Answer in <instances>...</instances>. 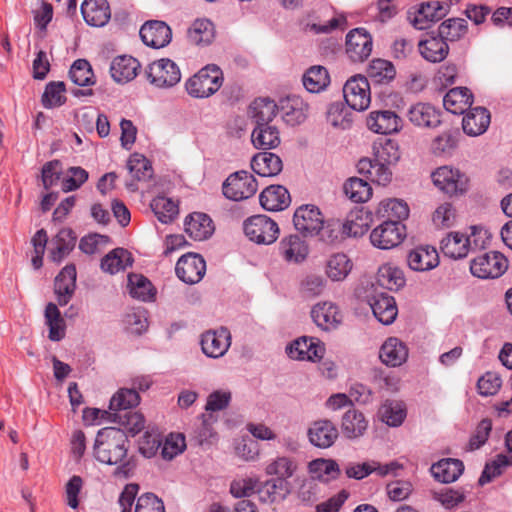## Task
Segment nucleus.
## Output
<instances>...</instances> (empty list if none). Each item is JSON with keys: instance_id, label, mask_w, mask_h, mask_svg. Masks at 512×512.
<instances>
[{"instance_id": "obj_61", "label": "nucleus", "mask_w": 512, "mask_h": 512, "mask_svg": "<svg viewBox=\"0 0 512 512\" xmlns=\"http://www.w3.org/2000/svg\"><path fill=\"white\" fill-rule=\"evenodd\" d=\"M186 448L185 437L183 434H170L162 443L161 455L166 460H172L181 454Z\"/></svg>"}, {"instance_id": "obj_5", "label": "nucleus", "mask_w": 512, "mask_h": 512, "mask_svg": "<svg viewBox=\"0 0 512 512\" xmlns=\"http://www.w3.org/2000/svg\"><path fill=\"white\" fill-rule=\"evenodd\" d=\"M508 269V260L500 252L490 251L475 257L470 263L472 275L481 279L498 278Z\"/></svg>"}, {"instance_id": "obj_19", "label": "nucleus", "mask_w": 512, "mask_h": 512, "mask_svg": "<svg viewBox=\"0 0 512 512\" xmlns=\"http://www.w3.org/2000/svg\"><path fill=\"white\" fill-rule=\"evenodd\" d=\"M407 263L412 270L425 272L439 265V255L432 246H418L408 253Z\"/></svg>"}, {"instance_id": "obj_23", "label": "nucleus", "mask_w": 512, "mask_h": 512, "mask_svg": "<svg viewBox=\"0 0 512 512\" xmlns=\"http://www.w3.org/2000/svg\"><path fill=\"white\" fill-rule=\"evenodd\" d=\"M279 253L287 262L301 263L309 254V246L300 236L289 235L281 239Z\"/></svg>"}, {"instance_id": "obj_29", "label": "nucleus", "mask_w": 512, "mask_h": 512, "mask_svg": "<svg viewBox=\"0 0 512 512\" xmlns=\"http://www.w3.org/2000/svg\"><path fill=\"white\" fill-rule=\"evenodd\" d=\"M259 201L267 211H281L289 206L291 199L284 186L271 185L261 192Z\"/></svg>"}, {"instance_id": "obj_16", "label": "nucleus", "mask_w": 512, "mask_h": 512, "mask_svg": "<svg viewBox=\"0 0 512 512\" xmlns=\"http://www.w3.org/2000/svg\"><path fill=\"white\" fill-rule=\"evenodd\" d=\"M231 336L226 328L216 331H207L202 335V351L208 357L219 358L223 356L230 347Z\"/></svg>"}, {"instance_id": "obj_3", "label": "nucleus", "mask_w": 512, "mask_h": 512, "mask_svg": "<svg viewBox=\"0 0 512 512\" xmlns=\"http://www.w3.org/2000/svg\"><path fill=\"white\" fill-rule=\"evenodd\" d=\"M243 231L250 241L263 245L274 243L279 235L278 224L266 215H254L246 219Z\"/></svg>"}, {"instance_id": "obj_25", "label": "nucleus", "mask_w": 512, "mask_h": 512, "mask_svg": "<svg viewBox=\"0 0 512 512\" xmlns=\"http://www.w3.org/2000/svg\"><path fill=\"white\" fill-rule=\"evenodd\" d=\"M311 316L315 324L326 331L337 328L342 321V315L338 307L331 302L315 305L311 311Z\"/></svg>"}, {"instance_id": "obj_38", "label": "nucleus", "mask_w": 512, "mask_h": 512, "mask_svg": "<svg viewBox=\"0 0 512 512\" xmlns=\"http://www.w3.org/2000/svg\"><path fill=\"white\" fill-rule=\"evenodd\" d=\"M133 258L131 253L124 248H116L110 251L102 260L101 268L110 274L118 273L131 266Z\"/></svg>"}, {"instance_id": "obj_50", "label": "nucleus", "mask_w": 512, "mask_h": 512, "mask_svg": "<svg viewBox=\"0 0 512 512\" xmlns=\"http://www.w3.org/2000/svg\"><path fill=\"white\" fill-rule=\"evenodd\" d=\"M352 269L350 259L344 253H336L327 261L326 274L332 281L344 280Z\"/></svg>"}, {"instance_id": "obj_49", "label": "nucleus", "mask_w": 512, "mask_h": 512, "mask_svg": "<svg viewBox=\"0 0 512 512\" xmlns=\"http://www.w3.org/2000/svg\"><path fill=\"white\" fill-rule=\"evenodd\" d=\"M368 76L376 84H388L396 76L394 65L385 59H374L369 65Z\"/></svg>"}, {"instance_id": "obj_58", "label": "nucleus", "mask_w": 512, "mask_h": 512, "mask_svg": "<svg viewBox=\"0 0 512 512\" xmlns=\"http://www.w3.org/2000/svg\"><path fill=\"white\" fill-rule=\"evenodd\" d=\"M381 420L389 426L397 427L406 417V411L401 403L387 401L379 410Z\"/></svg>"}, {"instance_id": "obj_35", "label": "nucleus", "mask_w": 512, "mask_h": 512, "mask_svg": "<svg viewBox=\"0 0 512 512\" xmlns=\"http://www.w3.org/2000/svg\"><path fill=\"white\" fill-rule=\"evenodd\" d=\"M470 247V239L459 232H451L441 240L440 248L445 256L452 259H460L467 256Z\"/></svg>"}, {"instance_id": "obj_6", "label": "nucleus", "mask_w": 512, "mask_h": 512, "mask_svg": "<svg viewBox=\"0 0 512 512\" xmlns=\"http://www.w3.org/2000/svg\"><path fill=\"white\" fill-rule=\"evenodd\" d=\"M145 73L148 81L157 88H171L181 80L180 68L168 58L154 61Z\"/></svg>"}, {"instance_id": "obj_13", "label": "nucleus", "mask_w": 512, "mask_h": 512, "mask_svg": "<svg viewBox=\"0 0 512 512\" xmlns=\"http://www.w3.org/2000/svg\"><path fill=\"white\" fill-rule=\"evenodd\" d=\"M307 436L313 446L326 449L336 442L339 432L332 421L321 419L311 423Z\"/></svg>"}, {"instance_id": "obj_63", "label": "nucleus", "mask_w": 512, "mask_h": 512, "mask_svg": "<svg viewBox=\"0 0 512 512\" xmlns=\"http://www.w3.org/2000/svg\"><path fill=\"white\" fill-rule=\"evenodd\" d=\"M512 464L506 455L499 454L491 463H487L478 480L479 485L483 486L490 482L493 478L502 473V468Z\"/></svg>"}, {"instance_id": "obj_24", "label": "nucleus", "mask_w": 512, "mask_h": 512, "mask_svg": "<svg viewBox=\"0 0 512 512\" xmlns=\"http://www.w3.org/2000/svg\"><path fill=\"white\" fill-rule=\"evenodd\" d=\"M185 232L196 241L208 239L214 232L212 219L205 213L194 212L185 219Z\"/></svg>"}, {"instance_id": "obj_10", "label": "nucleus", "mask_w": 512, "mask_h": 512, "mask_svg": "<svg viewBox=\"0 0 512 512\" xmlns=\"http://www.w3.org/2000/svg\"><path fill=\"white\" fill-rule=\"evenodd\" d=\"M206 271L204 258L197 253H187L179 258L175 272L180 280L187 284L198 283Z\"/></svg>"}, {"instance_id": "obj_11", "label": "nucleus", "mask_w": 512, "mask_h": 512, "mask_svg": "<svg viewBox=\"0 0 512 512\" xmlns=\"http://www.w3.org/2000/svg\"><path fill=\"white\" fill-rule=\"evenodd\" d=\"M372 37L364 28H355L346 36V53L353 62L365 61L372 52Z\"/></svg>"}, {"instance_id": "obj_47", "label": "nucleus", "mask_w": 512, "mask_h": 512, "mask_svg": "<svg viewBox=\"0 0 512 512\" xmlns=\"http://www.w3.org/2000/svg\"><path fill=\"white\" fill-rule=\"evenodd\" d=\"M150 207L157 219L164 224L171 223L179 213L178 204L165 196L155 197Z\"/></svg>"}, {"instance_id": "obj_14", "label": "nucleus", "mask_w": 512, "mask_h": 512, "mask_svg": "<svg viewBox=\"0 0 512 512\" xmlns=\"http://www.w3.org/2000/svg\"><path fill=\"white\" fill-rule=\"evenodd\" d=\"M143 43L152 48H162L171 41L170 27L162 21H148L142 25L139 31Z\"/></svg>"}, {"instance_id": "obj_9", "label": "nucleus", "mask_w": 512, "mask_h": 512, "mask_svg": "<svg viewBox=\"0 0 512 512\" xmlns=\"http://www.w3.org/2000/svg\"><path fill=\"white\" fill-rule=\"evenodd\" d=\"M405 237V226L393 220H386L370 234L371 243L383 250L398 246Z\"/></svg>"}, {"instance_id": "obj_41", "label": "nucleus", "mask_w": 512, "mask_h": 512, "mask_svg": "<svg viewBox=\"0 0 512 512\" xmlns=\"http://www.w3.org/2000/svg\"><path fill=\"white\" fill-rule=\"evenodd\" d=\"M127 288L131 297L144 302L152 301L155 297L152 283L148 278L140 274L128 275Z\"/></svg>"}, {"instance_id": "obj_8", "label": "nucleus", "mask_w": 512, "mask_h": 512, "mask_svg": "<svg viewBox=\"0 0 512 512\" xmlns=\"http://www.w3.org/2000/svg\"><path fill=\"white\" fill-rule=\"evenodd\" d=\"M323 219L324 217L316 205L304 204L295 210L293 224L304 237H314L321 230Z\"/></svg>"}, {"instance_id": "obj_43", "label": "nucleus", "mask_w": 512, "mask_h": 512, "mask_svg": "<svg viewBox=\"0 0 512 512\" xmlns=\"http://www.w3.org/2000/svg\"><path fill=\"white\" fill-rule=\"evenodd\" d=\"M214 36V25L208 19H197L188 29V39L195 45H209L213 41Z\"/></svg>"}, {"instance_id": "obj_44", "label": "nucleus", "mask_w": 512, "mask_h": 512, "mask_svg": "<svg viewBox=\"0 0 512 512\" xmlns=\"http://www.w3.org/2000/svg\"><path fill=\"white\" fill-rule=\"evenodd\" d=\"M123 325L126 332L140 336L148 329L147 310L144 308H133L126 312L123 318Z\"/></svg>"}, {"instance_id": "obj_33", "label": "nucleus", "mask_w": 512, "mask_h": 512, "mask_svg": "<svg viewBox=\"0 0 512 512\" xmlns=\"http://www.w3.org/2000/svg\"><path fill=\"white\" fill-rule=\"evenodd\" d=\"M430 471L433 477L442 483L456 481L464 471V464L461 460L446 458L434 463Z\"/></svg>"}, {"instance_id": "obj_40", "label": "nucleus", "mask_w": 512, "mask_h": 512, "mask_svg": "<svg viewBox=\"0 0 512 512\" xmlns=\"http://www.w3.org/2000/svg\"><path fill=\"white\" fill-rule=\"evenodd\" d=\"M377 282L383 288L398 290L405 285L404 272L391 263L384 264L378 269Z\"/></svg>"}, {"instance_id": "obj_4", "label": "nucleus", "mask_w": 512, "mask_h": 512, "mask_svg": "<svg viewBox=\"0 0 512 512\" xmlns=\"http://www.w3.org/2000/svg\"><path fill=\"white\" fill-rule=\"evenodd\" d=\"M257 181L252 174L241 170L230 174L222 184L223 195L232 201L252 197L257 191Z\"/></svg>"}, {"instance_id": "obj_7", "label": "nucleus", "mask_w": 512, "mask_h": 512, "mask_svg": "<svg viewBox=\"0 0 512 512\" xmlns=\"http://www.w3.org/2000/svg\"><path fill=\"white\" fill-rule=\"evenodd\" d=\"M345 102L356 111L366 110L371 102L370 84L362 75L351 77L343 87Z\"/></svg>"}, {"instance_id": "obj_2", "label": "nucleus", "mask_w": 512, "mask_h": 512, "mask_svg": "<svg viewBox=\"0 0 512 512\" xmlns=\"http://www.w3.org/2000/svg\"><path fill=\"white\" fill-rule=\"evenodd\" d=\"M223 80L222 70L215 64H208L190 77L185 87L193 98H208L220 89Z\"/></svg>"}, {"instance_id": "obj_27", "label": "nucleus", "mask_w": 512, "mask_h": 512, "mask_svg": "<svg viewBox=\"0 0 512 512\" xmlns=\"http://www.w3.org/2000/svg\"><path fill=\"white\" fill-rule=\"evenodd\" d=\"M140 67L139 61L132 56H117L110 65V74L115 82L127 83L137 76Z\"/></svg>"}, {"instance_id": "obj_15", "label": "nucleus", "mask_w": 512, "mask_h": 512, "mask_svg": "<svg viewBox=\"0 0 512 512\" xmlns=\"http://www.w3.org/2000/svg\"><path fill=\"white\" fill-rule=\"evenodd\" d=\"M375 318L384 325L392 324L398 314L395 299L386 292H377L368 299Z\"/></svg>"}, {"instance_id": "obj_1", "label": "nucleus", "mask_w": 512, "mask_h": 512, "mask_svg": "<svg viewBox=\"0 0 512 512\" xmlns=\"http://www.w3.org/2000/svg\"><path fill=\"white\" fill-rule=\"evenodd\" d=\"M128 447L127 434L121 428L105 427L96 435L94 457L103 464L116 466L114 476L127 479L136 467L133 456L128 455Z\"/></svg>"}, {"instance_id": "obj_30", "label": "nucleus", "mask_w": 512, "mask_h": 512, "mask_svg": "<svg viewBox=\"0 0 512 512\" xmlns=\"http://www.w3.org/2000/svg\"><path fill=\"white\" fill-rule=\"evenodd\" d=\"M252 170L262 177H273L283 169L281 158L272 152H259L251 159Z\"/></svg>"}, {"instance_id": "obj_64", "label": "nucleus", "mask_w": 512, "mask_h": 512, "mask_svg": "<svg viewBox=\"0 0 512 512\" xmlns=\"http://www.w3.org/2000/svg\"><path fill=\"white\" fill-rule=\"evenodd\" d=\"M134 512H165V506L154 493H144L138 497Z\"/></svg>"}, {"instance_id": "obj_51", "label": "nucleus", "mask_w": 512, "mask_h": 512, "mask_svg": "<svg viewBox=\"0 0 512 512\" xmlns=\"http://www.w3.org/2000/svg\"><path fill=\"white\" fill-rule=\"evenodd\" d=\"M370 226V216L363 210L351 212L343 223V233L347 236L360 237L364 235Z\"/></svg>"}, {"instance_id": "obj_56", "label": "nucleus", "mask_w": 512, "mask_h": 512, "mask_svg": "<svg viewBox=\"0 0 512 512\" xmlns=\"http://www.w3.org/2000/svg\"><path fill=\"white\" fill-rule=\"evenodd\" d=\"M113 416V422L119 423L123 427V431L130 433L132 436L139 433L145 424V419L138 412L126 411L124 413H110Z\"/></svg>"}, {"instance_id": "obj_21", "label": "nucleus", "mask_w": 512, "mask_h": 512, "mask_svg": "<svg viewBox=\"0 0 512 512\" xmlns=\"http://www.w3.org/2000/svg\"><path fill=\"white\" fill-rule=\"evenodd\" d=\"M448 10L449 5L446 2L431 1L423 3L415 17L411 19V23L416 29H427L429 22L440 20L448 13Z\"/></svg>"}, {"instance_id": "obj_12", "label": "nucleus", "mask_w": 512, "mask_h": 512, "mask_svg": "<svg viewBox=\"0 0 512 512\" xmlns=\"http://www.w3.org/2000/svg\"><path fill=\"white\" fill-rule=\"evenodd\" d=\"M432 179L435 186L449 195L463 193L467 190V177L459 170L447 166L439 167L432 174Z\"/></svg>"}, {"instance_id": "obj_53", "label": "nucleus", "mask_w": 512, "mask_h": 512, "mask_svg": "<svg viewBox=\"0 0 512 512\" xmlns=\"http://www.w3.org/2000/svg\"><path fill=\"white\" fill-rule=\"evenodd\" d=\"M346 196L355 203H364L372 196L370 184L360 178H349L344 184Z\"/></svg>"}, {"instance_id": "obj_59", "label": "nucleus", "mask_w": 512, "mask_h": 512, "mask_svg": "<svg viewBox=\"0 0 512 512\" xmlns=\"http://www.w3.org/2000/svg\"><path fill=\"white\" fill-rule=\"evenodd\" d=\"M295 462L289 457H278L266 467V473L268 475H275L277 478H281L286 481L290 478L296 470Z\"/></svg>"}, {"instance_id": "obj_52", "label": "nucleus", "mask_w": 512, "mask_h": 512, "mask_svg": "<svg viewBox=\"0 0 512 512\" xmlns=\"http://www.w3.org/2000/svg\"><path fill=\"white\" fill-rule=\"evenodd\" d=\"M127 169L134 180L148 181L153 176L151 162L142 154L133 153L127 161Z\"/></svg>"}, {"instance_id": "obj_20", "label": "nucleus", "mask_w": 512, "mask_h": 512, "mask_svg": "<svg viewBox=\"0 0 512 512\" xmlns=\"http://www.w3.org/2000/svg\"><path fill=\"white\" fill-rule=\"evenodd\" d=\"M76 288V267L73 264L66 265L56 276L54 291L60 306L68 304Z\"/></svg>"}, {"instance_id": "obj_34", "label": "nucleus", "mask_w": 512, "mask_h": 512, "mask_svg": "<svg viewBox=\"0 0 512 512\" xmlns=\"http://www.w3.org/2000/svg\"><path fill=\"white\" fill-rule=\"evenodd\" d=\"M419 51L427 61L438 63L447 57L449 46L438 34L430 35L427 39L419 42Z\"/></svg>"}, {"instance_id": "obj_28", "label": "nucleus", "mask_w": 512, "mask_h": 512, "mask_svg": "<svg viewBox=\"0 0 512 512\" xmlns=\"http://www.w3.org/2000/svg\"><path fill=\"white\" fill-rule=\"evenodd\" d=\"M379 357L386 366L397 367L407 360L408 349L398 338L390 337L382 344Z\"/></svg>"}, {"instance_id": "obj_32", "label": "nucleus", "mask_w": 512, "mask_h": 512, "mask_svg": "<svg viewBox=\"0 0 512 512\" xmlns=\"http://www.w3.org/2000/svg\"><path fill=\"white\" fill-rule=\"evenodd\" d=\"M472 103L473 95L466 87L452 88L443 98L444 108L453 114H463Z\"/></svg>"}, {"instance_id": "obj_36", "label": "nucleus", "mask_w": 512, "mask_h": 512, "mask_svg": "<svg viewBox=\"0 0 512 512\" xmlns=\"http://www.w3.org/2000/svg\"><path fill=\"white\" fill-rule=\"evenodd\" d=\"M255 148L269 150L280 144L279 131L274 125L255 126L251 134Z\"/></svg>"}, {"instance_id": "obj_39", "label": "nucleus", "mask_w": 512, "mask_h": 512, "mask_svg": "<svg viewBox=\"0 0 512 512\" xmlns=\"http://www.w3.org/2000/svg\"><path fill=\"white\" fill-rule=\"evenodd\" d=\"M257 492L263 502H279L284 500L289 493V485L281 478L271 479L266 481Z\"/></svg>"}, {"instance_id": "obj_22", "label": "nucleus", "mask_w": 512, "mask_h": 512, "mask_svg": "<svg viewBox=\"0 0 512 512\" xmlns=\"http://www.w3.org/2000/svg\"><path fill=\"white\" fill-rule=\"evenodd\" d=\"M81 13L85 22L94 27L106 25L111 18L107 0H85L81 5Z\"/></svg>"}, {"instance_id": "obj_45", "label": "nucleus", "mask_w": 512, "mask_h": 512, "mask_svg": "<svg viewBox=\"0 0 512 512\" xmlns=\"http://www.w3.org/2000/svg\"><path fill=\"white\" fill-rule=\"evenodd\" d=\"M303 85L311 93H319L324 90L329 82V74L323 66H313L303 75Z\"/></svg>"}, {"instance_id": "obj_37", "label": "nucleus", "mask_w": 512, "mask_h": 512, "mask_svg": "<svg viewBox=\"0 0 512 512\" xmlns=\"http://www.w3.org/2000/svg\"><path fill=\"white\" fill-rule=\"evenodd\" d=\"M251 116L256 126L270 125L275 118L278 106L268 98H258L250 106Z\"/></svg>"}, {"instance_id": "obj_42", "label": "nucleus", "mask_w": 512, "mask_h": 512, "mask_svg": "<svg viewBox=\"0 0 512 512\" xmlns=\"http://www.w3.org/2000/svg\"><path fill=\"white\" fill-rule=\"evenodd\" d=\"M45 320L49 327L48 338L51 341H60L65 337L66 324L56 304L50 302L45 308Z\"/></svg>"}, {"instance_id": "obj_18", "label": "nucleus", "mask_w": 512, "mask_h": 512, "mask_svg": "<svg viewBox=\"0 0 512 512\" xmlns=\"http://www.w3.org/2000/svg\"><path fill=\"white\" fill-rule=\"evenodd\" d=\"M440 111L429 103H416L407 111L409 121L417 127L436 128L441 124Z\"/></svg>"}, {"instance_id": "obj_46", "label": "nucleus", "mask_w": 512, "mask_h": 512, "mask_svg": "<svg viewBox=\"0 0 512 512\" xmlns=\"http://www.w3.org/2000/svg\"><path fill=\"white\" fill-rule=\"evenodd\" d=\"M140 396L135 389L121 388L111 398L109 409L113 413H124L137 406Z\"/></svg>"}, {"instance_id": "obj_26", "label": "nucleus", "mask_w": 512, "mask_h": 512, "mask_svg": "<svg viewBox=\"0 0 512 512\" xmlns=\"http://www.w3.org/2000/svg\"><path fill=\"white\" fill-rule=\"evenodd\" d=\"M368 421L364 414L355 408L347 410L341 420V431L349 440L359 439L366 433Z\"/></svg>"}, {"instance_id": "obj_31", "label": "nucleus", "mask_w": 512, "mask_h": 512, "mask_svg": "<svg viewBox=\"0 0 512 512\" xmlns=\"http://www.w3.org/2000/svg\"><path fill=\"white\" fill-rule=\"evenodd\" d=\"M489 124L490 113L484 107L470 108L462 120L463 131L469 136L483 134L488 129Z\"/></svg>"}, {"instance_id": "obj_17", "label": "nucleus", "mask_w": 512, "mask_h": 512, "mask_svg": "<svg viewBox=\"0 0 512 512\" xmlns=\"http://www.w3.org/2000/svg\"><path fill=\"white\" fill-rule=\"evenodd\" d=\"M368 128L378 134H392L402 127V119L391 110L372 111L367 118Z\"/></svg>"}, {"instance_id": "obj_62", "label": "nucleus", "mask_w": 512, "mask_h": 512, "mask_svg": "<svg viewBox=\"0 0 512 512\" xmlns=\"http://www.w3.org/2000/svg\"><path fill=\"white\" fill-rule=\"evenodd\" d=\"M401 158L398 143L394 140H386L375 153L376 161L388 166L396 165Z\"/></svg>"}, {"instance_id": "obj_54", "label": "nucleus", "mask_w": 512, "mask_h": 512, "mask_svg": "<svg viewBox=\"0 0 512 512\" xmlns=\"http://www.w3.org/2000/svg\"><path fill=\"white\" fill-rule=\"evenodd\" d=\"M377 214L383 218L387 217L388 220L401 223L402 220L409 216V208L402 200L388 199L380 202Z\"/></svg>"}, {"instance_id": "obj_48", "label": "nucleus", "mask_w": 512, "mask_h": 512, "mask_svg": "<svg viewBox=\"0 0 512 512\" xmlns=\"http://www.w3.org/2000/svg\"><path fill=\"white\" fill-rule=\"evenodd\" d=\"M468 32L467 21L463 18H450L438 27V35L445 41H458Z\"/></svg>"}, {"instance_id": "obj_60", "label": "nucleus", "mask_w": 512, "mask_h": 512, "mask_svg": "<svg viewBox=\"0 0 512 512\" xmlns=\"http://www.w3.org/2000/svg\"><path fill=\"white\" fill-rule=\"evenodd\" d=\"M309 470L318 478L327 475L330 476V479H337L340 475L339 465L333 459L313 460L309 463Z\"/></svg>"}, {"instance_id": "obj_57", "label": "nucleus", "mask_w": 512, "mask_h": 512, "mask_svg": "<svg viewBox=\"0 0 512 512\" xmlns=\"http://www.w3.org/2000/svg\"><path fill=\"white\" fill-rule=\"evenodd\" d=\"M65 84L62 81H52L49 82L44 90L42 95L41 102L45 108H54L63 105L66 101V97L64 95L65 92Z\"/></svg>"}, {"instance_id": "obj_55", "label": "nucleus", "mask_w": 512, "mask_h": 512, "mask_svg": "<svg viewBox=\"0 0 512 512\" xmlns=\"http://www.w3.org/2000/svg\"><path fill=\"white\" fill-rule=\"evenodd\" d=\"M69 77L78 86H90L95 83L92 67L85 59H78L72 64Z\"/></svg>"}]
</instances>
